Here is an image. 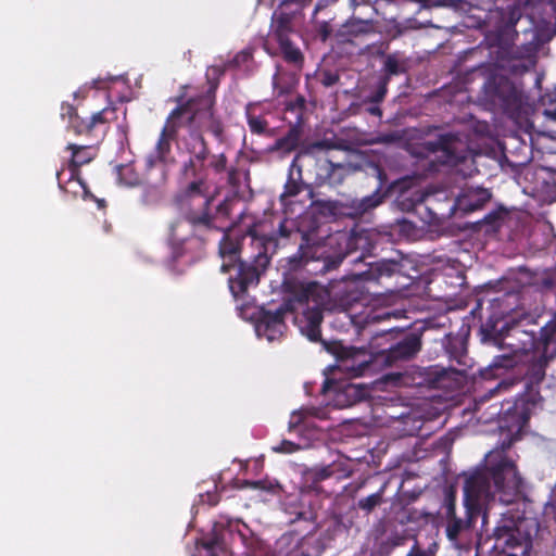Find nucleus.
<instances>
[{"label":"nucleus","mask_w":556,"mask_h":556,"mask_svg":"<svg viewBox=\"0 0 556 556\" xmlns=\"http://www.w3.org/2000/svg\"><path fill=\"white\" fill-rule=\"evenodd\" d=\"M404 28L396 23L394 20H390L384 22V37L388 36L390 38H396L402 35Z\"/></svg>","instance_id":"43"},{"label":"nucleus","mask_w":556,"mask_h":556,"mask_svg":"<svg viewBox=\"0 0 556 556\" xmlns=\"http://www.w3.org/2000/svg\"><path fill=\"white\" fill-rule=\"evenodd\" d=\"M273 452L291 454L299 450V445L289 440H282L278 445L271 447Z\"/></svg>","instance_id":"44"},{"label":"nucleus","mask_w":556,"mask_h":556,"mask_svg":"<svg viewBox=\"0 0 556 556\" xmlns=\"http://www.w3.org/2000/svg\"><path fill=\"white\" fill-rule=\"evenodd\" d=\"M365 47H366V49H368V50H370V51H371V47H370V45H368V43H367ZM372 53H375V54H377V55H382V45H379V46L374 45V47H372Z\"/></svg>","instance_id":"57"},{"label":"nucleus","mask_w":556,"mask_h":556,"mask_svg":"<svg viewBox=\"0 0 556 556\" xmlns=\"http://www.w3.org/2000/svg\"><path fill=\"white\" fill-rule=\"evenodd\" d=\"M331 470L337 480L349 478L353 473L351 460L346 457H339L331 463Z\"/></svg>","instance_id":"33"},{"label":"nucleus","mask_w":556,"mask_h":556,"mask_svg":"<svg viewBox=\"0 0 556 556\" xmlns=\"http://www.w3.org/2000/svg\"><path fill=\"white\" fill-rule=\"evenodd\" d=\"M216 86H211L204 93L191 97L186 101L178 99L175 109H181L179 121L185 122V127L192 128L197 134L211 132L219 142L225 140L224 125L215 114Z\"/></svg>","instance_id":"4"},{"label":"nucleus","mask_w":556,"mask_h":556,"mask_svg":"<svg viewBox=\"0 0 556 556\" xmlns=\"http://www.w3.org/2000/svg\"><path fill=\"white\" fill-rule=\"evenodd\" d=\"M181 175L189 182L175 195L174 202L178 211L185 208L189 216H194V210H204L208 204L207 165L188 160L181 166Z\"/></svg>","instance_id":"7"},{"label":"nucleus","mask_w":556,"mask_h":556,"mask_svg":"<svg viewBox=\"0 0 556 556\" xmlns=\"http://www.w3.org/2000/svg\"><path fill=\"white\" fill-rule=\"evenodd\" d=\"M458 137L452 132L439 136L435 141H427L426 148L430 153H440L431 162L439 161L442 164H456L463 156L457 151Z\"/></svg>","instance_id":"17"},{"label":"nucleus","mask_w":556,"mask_h":556,"mask_svg":"<svg viewBox=\"0 0 556 556\" xmlns=\"http://www.w3.org/2000/svg\"><path fill=\"white\" fill-rule=\"evenodd\" d=\"M406 556H433V553L430 549H420L419 547L414 545L410 553Z\"/></svg>","instance_id":"51"},{"label":"nucleus","mask_w":556,"mask_h":556,"mask_svg":"<svg viewBox=\"0 0 556 556\" xmlns=\"http://www.w3.org/2000/svg\"><path fill=\"white\" fill-rule=\"evenodd\" d=\"M205 198L208 200V204L204 210H194V216H189L185 208L179 210L182 219L190 226L192 236L202 242L207 240L210 233L224 230L225 227L219 223L231 218L235 205L238 203L235 197H226L213 211L214 194L207 191Z\"/></svg>","instance_id":"6"},{"label":"nucleus","mask_w":556,"mask_h":556,"mask_svg":"<svg viewBox=\"0 0 556 556\" xmlns=\"http://www.w3.org/2000/svg\"><path fill=\"white\" fill-rule=\"evenodd\" d=\"M318 80L324 87L329 88L340 80V75L331 70H323L318 75Z\"/></svg>","instance_id":"39"},{"label":"nucleus","mask_w":556,"mask_h":556,"mask_svg":"<svg viewBox=\"0 0 556 556\" xmlns=\"http://www.w3.org/2000/svg\"><path fill=\"white\" fill-rule=\"evenodd\" d=\"M240 536H241V539H242L243 541H245V536H244V534L240 533Z\"/></svg>","instance_id":"62"},{"label":"nucleus","mask_w":556,"mask_h":556,"mask_svg":"<svg viewBox=\"0 0 556 556\" xmlns=\"http://www.w3.org/2000/svg\"><path fill=\"white\" fill-rule=\"evenodd\" d=\"M417 201L421 202V201H422V197H421V195H418Z\"/></svg>","instance_id":"63"},{"label":"nucleus","mask_w":556,"mask_h":556,"mask_svg":"<svg viewBox=\"0 0 556 556\" xmlns=\"http://www.w3.org/2000/svg\"><path fill=\"white\" fill-rule=\"evenodd\" d=\"M309 291H311V286H308L307 288H305L302 293L300 294L299 296V302L301 303H304V302H307L308 301V294H309Z\"/></svg>","instance_id":"56"},{"label":"nucleus","mask_w":556,"mask_h":556,"mask_svg":"<svg viewBox=\"0 0 556 556\" xmlns=\"http://www.w3.org/2000/svg\"><path fill=\"white\" fill-rule=\"evenodd\" d=\"M503 516L493 530L494 547L508 556H530L532 548L533 520Z\"/></svg>","instance_id":"5"},{"label":"nucleus","mask_w":556,"mask_h":556,"mask_svg":"<svg viewBox=\"0 0 556 556\" xmlns=\"http://www.w3.org/2000/svg\"><path fill=\"white\" fill-rule=\"evenodd\" d=\"M61 117L66 119L67 130L73 131L76 136L97 137L90 117L84 118L78 115L77 109L71 103H62Z\"/></svg>","instance_id":"21"},{"label":"nucleus","mask_w":556,"mask_h":556,"mask_svg":"<svg viewBox=\"0 0 556 556\" xmlns=\"http://www.w3.org/2000/svg\"><path fill=\"white\" fill-rule=\"evenodd\" d=\"M326 386L333 392V402L340 408L350 407L367 399L371 392L368 384L351 381L327 380Z\"/></svg>","instance_id":"15"},{"label":"nucleus","mask_w":556,"mask_h":556,"mask_svg":"<svg viewBox=\"0 0 556 556\" xmlns=\"http://www.w3.org/2000/svg\"><path fill=\"white\" fill-rule=\"evenodd\" d=\"M458 376L452 368L433 366L424 370L420 383L434 389H453L459 383Z\"/></svg>","instance_id":"20"},{"label":"nucleus","mask_w":556,"mask_h":556,"mask_svg":"<svg viewBox=\"0 0 556 556\" xmlns=\"http://www.w3.org/2000/svg\"><path fill=\"white\" fill-rule=\"evenodd\" d=\"M374 30L370 21L351 18L336 33L338 43H354L356 39H361Z\"/></svg>","instance_id":"22"},{"label":"nucleus","mask_w":556,"mask_h":556,"mask_svg":"<svg viewBox=\"0 0 556 556\" xmlns=\"http://www.w3.org/2000/svg\"><path fill=\"white\" fill-rule=\"evenodd\" d=\"M288 220L283 219L278 227V235L280 238L288 239L291 237L292 230L287 226Z\"/></svg>","instance_id":"48"},{"label":"nucleus","mask_w":556,"mask_h":556,"mask_svg":"<svg viewBox=\"0 0 556 556\" xmlns=\"http://www.w3.org/2000/svg\"><path fill=\"white\" fill-rule=\"evenodd\" d=\"M245 117L250 131L253 135L264 136L268 132V122L262 115L254 114V104H248L245 108Z\"/></svg>","instance_id":"29"},{"label":"nucleus","mask_w":556,"mask_h":556,"mask_svg":"<svg viewBox=\"0 0 556 556\" xmlns=\"http://www.w3.org/2000/svg\"><path fill=\"white\" fill-rule=\"evenodd\" d=\"M292 309L290 302L282 303L275 311L262 308L255 324L257 336L266 338L269 342L279 340L287 329L285 317Z\"/></svg>","instance_id":"10"},{"label":"nucleus","mask_w":556,"mask_h":556,"mask_svg":"<svg viewBox=\"0 0 556 556\" xmlns=\"http://www.w3.org/2000/svg\"><path fill=\"white\" fill-rule=\"evenodd\" d=\"M491 198V193L484 188L468 189L458 197L456 205L465 213L473 212L482 207Z\"/></svg>","instance_id":"26"},{"label":"nucleus","mask_w":556,"mask_h":556,"mask_svg":"<svg viewBox=\"0 0 556 556\" xmlns=\"http://www.w3.org/2000/svg\"><path fill=\"white\" fill-rule=\"evenodd\" d=\"M397 227L400 231L406 236H408L410 231L414 230L413 224L406 219L397 220Z\"/></svg>","instance_id":"49"},{"label":"nucleus","mask_w":556,"mask_h":556,"mask_svg":"<svg viewBox=\"0 0 556 556\" xmlns=\"http://www.w3.org/2000/svg\"><path fill=\"white\" fill-rule=\"evenodd\" d=\"M305 98L303 96H298L294 100L289 101L286 104V111L295 114V121H304L303 115L305 111Z\"/></svg>","instance_id":"36"},{"label":"nucleus","mask_w":556,"mask_h":556,"mask_svg":"<svg viewBox=\"0 0 556 556\" xmlns=\"http://www.w3.org/2000/svg\"><path fill=\"white\" fill-rule=\"evenodd\" d=\"M298 178L293 176L292 169L289 173L287 182L285 184L283 192L281 198H293L296 197L303 189L301 181V168L298 169Z\"/></svg>","instance_id":"34"},{"label":"nucleus","mask_w":556,"mask_h":556,"mask_svg":"<svg viewBox=\"0 0 556 556\" xmlns=\"http://www.w3.org/2000/svg\"><path fill=\"white\" fill-rule=\"evenodd\" d=\"M302 420H303L302 413L293 412L290 417L289 424H288L289 430L290 431L294 430L302 422Z\"/></svg>","instance_id":"47"},{"label":"nucleus","mask_w":556,"mask_h":556,"mask_svg":"<svg viewBox=\"0 0 556 556\" xmlns=\"http://www.w3.org/2000/svg\"><path fill=\"white\" fill-rule=\"evenodd\" d=\"M374 356H366V353L353 348L344 350L337 358L336 369L345 372L351 377H361L370 367Z\"/></svg>","instance_id":"16"},{"label":"nucleus","mask_w":556,"mask_h":556,"mask_svg":"<svg viewBox=\"0 0 556 556\" xmlns=\"http://www.w3.org/2000/svg\"><path fill=\"white\" fill-rule=\"evenodd\" d=\"M446 354L458 367L452 368L460 377L465 376L472 366V359L468 356L466 340L462 336L448 334L443 342Z\"/></svg>","instance_id":"18"},{"label":"nucleus","mask_w":556,"mask_h":556,"mask_svg":"<svg viewBox=\"0 0 556 556\" xmlns=\"http://www.w3.org/2000/svg\"><path fill=\"white\" fill-rule=\"evenodd\" d=\"M319 245L312 243L308 233H302V241L296 253L288 258L290 270L296 271L306 266L311 261L318 258Z\"/></svg>","instance_id":"24"},{"label":"nucleus","mask_w":556,"mask_h":556,"mask_svg":"<svg viewBox=\"0 0 556 556\" xmlns=\"http://www.w3.org/2000/svg\"><path fill=\"white\" fill-rule=\"evenodd\" d=\"M224 235L218 244L219 255L224 262L222 271L231 273L228 285L236 299L247 295L250 288L260 283L261 276L266 271L273 254L278 245L274 236H258L254 227L245 235L235 236L231 228L220 230Z\"/></svg>","instance_id":"2"},{"label":"nucleus","mask_w":556,"mask_h":556,"mask_svg":"<svg viewBox=\"0 0 556 556\" xmlns=\"http://www.w3.org/2000/svg\"><path fill=\"white\" fill-rule=\"evenodd\" d=\"M401 378H402L401 372H396V374H386L384 372L383 381H384V384H389V383L396 384Z\"/></svg>","instance_id":"50"},{"label":"nucleus","mask_w":556,"mask_h":556,"mask_svg":"<svg viewBox=\"0 0 556 556\" xmlns=\"http://www.w3.org/2000/svg\"><path fill=\"white\" fill-rule=\"evenodd\" d=\"M408 325L384 327V366L395 365L414 358L421 350V337L413 331L406 332Z\"/></svg>","instance_id":"8"},{"label":"nucleus","mask_w":556,"mask_h":556,"mask_svg":"<svg viewBox=\"0 0 556 556\" xmlns=\"http://www.w3.org/2000/svg\"><path fill=\"white\" fill-rule=\"evenodd\" d=\"M253 60L252 51L249 49L238 52L233 59L229 62L230 66L240 67L248 65Z\"/></svg>","instance_id":"40"},{"label":"nucleus","mask_w":556,"mask_h":556,"mask_svg":"<svg viewBox=\"0 0 556 556\" xmlns=\"http://www.w3.org/2000/svg\"><path fill=\"white\" fill-rule=\"evenodd\" d=\"M66 150H70L72 152V157L67 166L70 176L67 180H64V170L58 172L56 178L59 187L62 190L66 191V184L77 182L86 193L87 186L85 181L80 178V167L85 164H88L94 159V153L91 152V146H78L75 143H68Z\"/></svg>","instance_id":"14"},{"label":"nucleus","mask_w":556,"mask_h":556,"mask_svg":"<svg viewBox=\"0 0 556 556\" xmlns=\"http://www.w3.org/2000/svg\"><path fill=\"white\" fill-rule=\"evenodd\" d=\"M378 186L375 191L362 199L353 198L340 202L341 213L350 218H362L366 214L371 213L382 203V168L376 165Z\"/></svg>","instance_id":"13"},{"label":"nucleus","mask_w":556,"mask_h":556,"mask_svg":"<svg viewBox=\"0 0 556 556\" xmlns=\"http://www.w3.org/2000/svg\"><path fill=\"white\" fill-rule=\"evenodd\" d=\"M201 545L208 556H232V553L226 545L224 535L215 530L208 536L202 539Z\"/></svg>","instance_id":"27"},{"label":"nucleus","mask_w":556,"mask_h":556,"mask_svg":"<svg viewBox=\"0 0 556 556\" xmlns=\"http://www.w3.org/2000/svg\"><path fill=\"white\" fill-rule=\"evenodd\" d=\"M98 203H99V206H102V205H104V200H100Z\"/></svg>","instance_id":"61"},{"label":"nucleus","mask_w":556,"mask_h":556,"mask_svg":"<svg viewBox=\"0 0 556 556\" xmlns=\"http://www.w3.org/2000/svg\"><path fill=\"white\" fill-rule=\"evenodd\" d=\"M382 502V489L358 501V507L370 513L376 506Z\"/></svg>","instance_id":"35"},{"label":"nucleus","mask_w":556,"mask_h":556,"mask_svg":"<svg viewBox=\"0 0 556 556\" xmlns=\"http://www.w3.org/2000/svg\"><path fill=\"white\" fill-rule=\"evenodd\" d=\"M544 114L556 119V99L549 101L548 106L544 110Z\"/></svg>","instance_id":"52"},{"label":"nucleus","mask_w":556,"mask_h":556,"mask_svg":"<svg viewBox=\"0 0 556 556\" xmlns=\"http://www.w3.org/2000/svg\"><path fill=\"white\" fill-rule=\"evenodd\" d=\"M190 154L191 155L188 160L206 164V161L210 156V148L202 134H197L195 143L190 149Z\"/></svg>","instance_id":"31"},{"label":"nucleus","mask_w":556,"mask_h":556,"mask_svg":"<svg viewBox=\"0 0 556 556\" xmlns=\"http://www.w3.org/2000/svg\"><path fill=\"white\" fill-rule=\"evenodd\" d=\"M208 167H211L216 174L224 173L227 169L226 155L224 153L212 155Z\"/></svg>","instance_id":"41"},{"label":"nucleus","mask_w":556,"mask_h":556,"mask_svg":"<svg viewBox=\"0 0 556 556\" xmlns=\"http://www.w3.org/2000/svg\"><path fill=\"white\" fill-rule=\"evenodd\" d=\"M355 324L357 327L365 329L367 326L372 324H378L382 320V314L379 309H370L368 312H364L363 316L359 317Z\"/></svg>","instance_id":"37"},{"label":"nucleus","mask_w":556,"mask_h":556,"mask_svg":"<svg viewBox=\"0 0 556 556\" xmlns=\"http://www.w3.org/2000/svg\"><path fill=\"white\" fill-rule=\"evenodd\" d=\"M178 227V223H172L169 226V235H168V244L170 247V254L173 261L177 262L186 255V239H180L176 229Z\"/></svg>","instance_id":"30"},{"label":"nucleus","mask_w":556,"mask_h":556,"mask_svg":"<svg viewBox=\"0 0 556 556\" xmlns=\"http://www.w3.org/2000/svg\"><path fill=\"white\" fill-rule=\"evenodd\" d=\"M338 0H318L316 5H315V9H314V16L321 10H324L325 8H327L329 5V3H334L337 2Z\"/></svg>","instance_id":"53"},{"label":"nucleus","mask_w":556,"mask_h":556,"mask_svg":"<svg viewBox=\"0 0 556 556\" xmlns=\"http://www.w3.org/2000/svg\"><path fill=\"white\" fill-rule=\"evenodd\" d=\"M314 146L317 147V148H321V147L325 146V141L316 142Z\"/></svg>","instance_id":"60"},{"label":"nucleus","mask_w":556,"mask_h":556,"mask_svg":"<svg viewBox=\"0 0 556 556\" xmlns=\"http://www.w3.org/2000/svg\"><path fill=\"white\" fill-rule=\"evenodd\" d=\"M361 140L366 143H379V142H382V134L376 135V137L370 140H366V139H361Z\"/></svg>","instance_id":"58"},{"label":"nucleus","mask_w":556,"mask_h":556,"mask_svg":"<svg viewBox=\"0 0 556 556\" xmlns=\"http://www.w3.org/2000/svg\"><path fill=\"white\" fill-rule=\"evenodd\" d=\"M292 21V14L276 11L273 14L270 37L278 43L283 61L296 68H302L304 55L291 40V35L294 33Z\"/></svg>","instance_id":"9"},{"label":"nucleus","mask_w":556,"mask_h":556,"mask_svg":"<svg viewBox=\"0 0 556 556\" xmlns=\"http://www.w3.org/2000/svg\"><path fill=\"white\" fill-rule=\"evenodd\" d=\"M349 168V164L333 163L330 160L318 161L316 164L315 184L318 187L341 185L348 175Z\"/></svg>","instance_id":"19"},{"label":"nucleus","mask_w":556,"mask_h":556,"mask_svg":"<svg viewBox=\"0 0 556 556\" xmlns=\"http://www.w3.org/2000/svg\"><path fill=\"white\" fill-rule=\"evenodd\" d=\"M247 485H250L253 489L268 490V486L266 485V482L262 481V480L247 481Z\"/></svg>","instance_id":"54"},{"label":"nucleus","mask_w":556,"mask_h":556,"mask_svg":"<svg viewBox=\"0 0 556 556\" xmlns=\"http://www.w3.org/2000/svg\"><path fill=\"white\" fill-rule=\"evenodd\" d=\"M382 100V80H379L376 86L375 93L369 101L364 102V109L367 113L375 116L382 115V109L380 108V101Z\"/></svg>","instance_id":"32"},{"label":"nucleus","mask_w":556,"mask_h":556,"mask_svg":"<svg viewBox=\"0 0 556 556\" xmlns=\"http://www.w3.org/2000/svg\"><path fill=\"white\" fill-rule=\"evenodd\" d=\"M290 127L287 134L278 138L274 144L269 148L270 152H281L282 154H289L295 151L303 136L304 121H288Z\"/></svg>","instance_id":"23"},{"label":"nucleus","mask_w":556,"mask_h":556,"mask_svg":"<svg viewBox=\"0 0 556 556\" xmlns=\"http://www.w3.org/2000/svg\"><path fill=\"white\" fill-rule=\"evenodd\" d=\"M114 119H116V110L113 106H106L90 116V123L97 136L99 131L104 134L109 128V124Z\"/></svg>","instance_id":"28"},{"label":"nucleus","mask_w":556,"mask_h":556,"mask_svg":"<svg viewBox=\"0 0 556 556\" xmlns=\"http://www.w3.org/2000/svg\"><path fill=\"white\" fill-rule=\"evenodd\" d=\"M527 421L528 417L517 409L509 414L508 420L500 421V429L505 433V439L498 447L485 455L484 469L466 480L465 509L462 515L456 513L454 493L445 494L441 515L445 521L446 536L454 546H462L476 517L482 514L483 525L486 523V508L490 503L495 502V496L505 505L513 504L521 497L523 480L505 452L518 439Z\"/></svg>","instance_id":"1"},{"label":"nucleus","mask_w":556,"mask_h":556,"mask_svg":"<svg viewBox=\"0 0 556 556\" xmlns=\"http://www.w3.org/2000/svg\"><path fill=\"white\" fill-rule=\"evenodd\" d=\"M317 31L320 39L326 41L332 33V27L327 21H323L319 23Z\"/></svg>","instance_id":"46"},{"label":"nucleus","mask_w":556,"mask_h":556,"mask_svg":"<svg viewBox=\"0 0 556 556\" xmlns=\"http://www.w3.org/2000/svg\"><path fill=\"white\" fill-rule=\"evenodd\" d=\"M181 109H174L166 118V122L160 132L154 152L147 159L150 167L156 163H165L172 151V141L178 136L180 128L185 127V122L179 121Z\"/></svg>","instance_id":"11"},{"label":"nucleus","mask_w":556,"mask_h":556,"mask_svg":"<svg viewBox=\"0 0 556 556\" xmlns=\"http://www.w3.org/2000/svg\"><path fill=\"white\" fill-rule=\"evenodd\" d=\"M484 89L489 101L505 112H514L521 103L520 90L507 78H494L485 84Z\"/></svg>","instance_id":"12"},{"label":"nucleus","mask_w":556,"mask_h":556,"mask_svg":"<svg viewBox=\"0 0 556 556\" xmlns=\"http://www.w3.org/2000/svg\"><path fill=\"white\" fill-rule=\"evenodd\" d=\"M522 16L521 9L515 3L505 7L496 5L485 17V36L491 46L498 48L501 55H532L539 47V36L535 29L529 30L531 40L515 46L518 36L515 27Z\"/></svg>","instance_id":"3"},{"label":"nucleus","mask_w":556,"mask_h":556,"mask_svg":"<svg viewBox=\"0 0 556 556\" xmlns=\"http://www.w3.org/2000/svg\"><path fill=\"white\" fill-rule=\"evenodd\" d=\"M331 477H333L331 464L312 469V478L314 483L326 480Z\"/></svg>","instance_id":"42"},{"label":"nucleus","mask_w":556,"mask_h":556,"mask_svg":"<svg viewBox=\"0 0 556 556\" xmlns=\"http://www.w3.org/2000/svg\"><path fill=\"white\" fill-rule=\"evenodd\" d=\"M405 70H406L405 62L400 60L396 55H389L384 60V73L395 75V74L404 72Z\"/></svg>","instance_id":"38"},{"label":"nucleus","mask_w":556,"mask_h":556,"mask_svg":"<svg viewBox=\"0 0 556 556\" xmlns=\"http://www.w3.org/2000/svg\"><path fill=\"white\" fill-rule=\"evenodd\" d=\"M403 266L400 261L396 258H387L384 257V276H390L395 273H400L402 270Z\"/></svg>","instance_id":"45"},{"label":"nucleus","mask_w":556,"mask_h":556,"mask_svg":"<svg viewBox=\"0 0 556 556\" xmlns=\"http://www.w3.org/2000/svg\"><path fill=\"white\" fill-rule=\"evenodd\" d=\"M391 317H395V313H394V312H384V315H383L384 324H386V323H387Z\"/></svg>","instance_id":"59"},{"label":"nucleus","mask_w":556,"mask_h":556,"mask_svg":"<svg viewBox=\"0 0 556 556\" xmlns=\"http://www.w3.org/2000/svg\"><path fill=\"white\" fill-rule=\"evenodd\" d=\"M323 311L315 306L307 308L300 319L301 332L312 342L321 341L320 325L323 321Z\"/></svg>","instance_id":"25"},{"label":"nucleus","mask_w":556,"mask_h":556,"mask_svg":"<svg viewBox=\"0 0 556 556\" xmlns=\"http://www.w3.org/2000/svg\"><path fill=\"white\" fill-rule=\"evenodd\" d=\"M237 169L231 167L229 170H228V182L232 186L237 185L238 181H237Z\"/></svg>","instance_id":"55"}]
</instances>
